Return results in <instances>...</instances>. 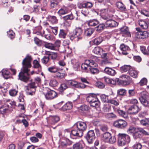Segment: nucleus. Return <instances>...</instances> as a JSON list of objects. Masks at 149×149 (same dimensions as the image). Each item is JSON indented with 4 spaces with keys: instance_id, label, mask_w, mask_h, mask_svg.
<instances>
[{
    "instance_id": "nucleus-41",
    "label": "nucleus",
    "mask_w": 149,
    "mask_h": 149,
    "mask_svg": "<svg viewBox=\"0 0 149 149\" xmlns=\"http://www.w3.org/2000/svg\"><path fill=\"white\" fill-rule=\"evenodd\" d=\"M102 37H99L93 40V42L95 44L98 45L100 44L102 41Z\"/></svg>"
},
{
    "instance_id": "nucleus-24",
    "label": "nucleus",
    "mask_w": 149,
    "mask_h": 149,
    "mask_svg": "<svg viewBox=\"0 0 149 149\" xmlns=\"http://www.w3.org/2000/svg\"><path fill=\"white\" fill-rule=\"evenodd\" d=\"M134 138L135 139L140 138L142 137V135L140 129H137L135 132L133 134Z\"/></svg>"
},
{
    "instance_id": "nucleus-5",
    "label": "nucleus",
    "mask_w": 149,
    "mask_h": 149,
    "mask_svg": "<svg viewBox=\"0 0 149 149\" xmlns=\"http://www.w3.org/2000/svg\"><path fill=\"white\" fill-rule=\"evenodd\" d=\"M118 138V143L120 146H124L130 142V136L125 134H119Z\"/></svg>"
},
{
    "instance_id": "nucleus-48",
    "label": "nucleus",
    "mask_w": 149,
    "mask_h": 149,
    "mask_svg": "<svg viewBox=\"0 0 149 149\" xmlns=\"http://www.w3.org/2000/svg\"><path fill=\"white\" fill-rule=\"evenodd\" d=\"M58 4V2L56 0H51V1L50 7L53 8L56 7Z\"/></svg>"
},
{
    "instance_id": "nucleus-31",
    "label": "nucleus",
    "mask_w": 149,
    "mask_h": 149,
    "mask_svg": "<svg viewBox=\"0 0 149 149\" xmlns=\"http://www.w3.org/2000/svg\"><path fill=\"white\" fill-rule=\"evenodd\" d=\"M68 13V8L65 7L61 8L58 12V13L60 15L65 14L67 13Z\"/></svg>"
},
{
    "instance_id": "nucleus-58",
    "label": "nucleus",
    "mask_w": 149,
    "mask_h": 149,
    "mask_svg": "<svg viewBox=\"0 0 149 149\" xmlns=\"http://www.w3.org/2000/svg\"><path fill=\"white\" fill-rule=\"evenodd\" d=\"M17 93V91L15 89H12L9 91L10 95L11 96H15Z\"/></svg>"
},
{
    "instance_id": "nucleus-16",
    "label": "nucleus",
    "mask_w": 149,
    "mask_h": 149,
    "mask_svg": "<svg viewBox=\"0 0 149 149\" xmlns=\"http://www.w3.org/2000/svg\"><path fill=\"white\" fill-rule=\"evenodd\" d=\"M10 105L8 104V102L4 104L0 108V111L2 113H7L10 110Z\"/></svg>"
},
{
    "instance_id": "nucleus-47",
    "label": "nucleus",
    "mask_w": 149,
    "mask_h": 149,
    "mask_svg": "<svg viewBox=\"0 0 149 149\" xmlns=\"http://www.w3.org/2000/svg\"><path fill=\"white\" fill-rule=\"evenodd\" d=\"M128 96L129 97H133L135 96V91L134 89H129L128 91Z\"/></svg>"
},
{
    "instance_id": "nucleus-39",
    "label": "nucleus",
    "mask_w": 149,
    "mask_h": 149,
    "mask_svg": "<svg viewBox=\"0 0 149 149\" xmlns=\"http://www.w3.org/2000/svg\"><path fill=\"white\" fill-rule=\"evenodd\" d=\"M58 84V83L57 81L55 79H51L49 83V85L52 87L56 86Z\"/></svg>"
},
{
    "instance_id": "nucleus-34",
    "label": "nucleus",
    "mask_w": 149,
    "mask_h": 149,
    "mask_svg": "<svg viewBox=\"0 0 149 149\" xmlns=\"http://www.w3.org/2000/svg\"><path fill=\"white\" fill-rule=\"evenodd\" d=\"M97 65L96 63V65L95 66L93 67H90L89 70H90L91 73L93 74H95L98 73L99 71L96 68Z\"/></svg>"
},
{
    "instance_id": "nucleus-60",
    "label": "nucleus",
    "mask_w": 149,
    "mask_h": 149,
    "mask_svg": "<svg viewBox=\"0 0 149 149\" xmlns=\"http://www.w3.org/2000/svg\"><path fill=\"white\" fill-rule=\"evenodd\" d=\"M81 13L84 16H87L89 14V12L87 9H83L81 10Z\"/></svg>"
},
{
    "instance_id": "nucleus-9",
    "label": "nucleus",
    "mask_w": 149,
    "mask_h": 149,
    "mask_svg": "<svg viewBox=\"0 0 149 149\" xmlns=\"http://www.w3.org/2000/svg\"><path fill=\"white\" fill-rule=\"evenodd\" d=\"M113 125L118 128L124 129L127 126V123L125 121L120 119L115 121L113 123Z\"/></svg>"
},
{
    "instance_id": "nucleus-61",
    "label": "nucleus",
    "mask_w": 149,
    "mask_h": 149,
    "mask_svg": "<svg viewBox=\"0 0 149 149\" xmlns=\"http://www.w3.org/2000/svg\"><path fill=\"white\" fill-rule=\"evenodd\" d=\"M34 41L35 43L38 46H40L41 44V41L37 37L34 38Z\"/></svg>"
},
{
    "instance_id": "nucleus-25",
    "label": "nucleus",
    "mask_w": 149,
    "mask_h": 149,
    "mask_svg": "<svg viewBox=\"0 0 149 149\" xmlns=\"http://www.w3.org/2000/svg\"><path fill=\"white\" fill-rule=\"evenodd\" d=\"M87 23L89 26H95L99 23L98 21L96 19L90 20L87 21Z\"/></svg>"
},
{
    "instance_id": "nucleus-14",
    "label": "nucleus",
    "mask_w": 149,
    "mask_h": 149,
    "mask_svg": "<svg viewBox=\"0 0 149 149\" xmlns=\"http://www.w3.org/2000/svg\"><path fill=\"white\" fill-rule=\"evenodd\" d=\"M121 33L123 36H131V34L129 31L128 28L126 26H124L120 29Z\"/></svg>"
},
{
    "instance_id": "nucleus-49",
    "label": "nucleus",
    "mask_w": 149,
    "mask_h": 149,
    "mask_svg": "<svg viewBox=\"0 0 149 149\" xmlns=\"http://www.w3.org/2000/svg\"><path fill=\"white\" fill-rule=\"evenodd\" d=\"M118 94L121 95H124L126 94V90L124 89H120L118 90Z\"/></svg>"
},
{
    "instance_id": "nucleus-3",
    "label": "nucleus",
    "mask_w": 149,
    "mask_h": 149,
    "mask_svg": "<svg viewBox=\"0 0 149 149\" xmlns=\"http://www.w3.org/2000/svg\"><path fill=\"white\" fill-rule=\"evenodd\" d=\"M76 125L77 128L72 130L70 136L77 137H81L83 136V132L87 128V125L86 123L82 122H78L77 123Z\"/></svg>"
},
{
    "instance_id": "nucleus-4",
    "label": "nucleus",
    "mask_w": 149,
    "mask_h": 149,
    "mask_svg": "<svg viewBox=\"0 0 149 149\" xmlns=\"http://www.w3.org/2000/svg\"><path fill=\"white\" fill-rule=\"evenodd\" d=\"M97 95L90 94L86 98L87 101L89 102L91 106L98 108L100 104V102L97 97Z\"/></svg>"
},
{
    "instance_id": "nucleus-10",
    "label": "nucleus",
    "mask_w": 149,
    "mask_h": 149,
    "mask_svg": "<svg viewBox=\"0 0 149 149\" xmlns=\"http://www.w3.org/2000/svg\"><path fill=\"white\" fill-rule=\"evenodd\" d=\"M86 138L89 143H92L95 138L94 131L93 130L89 131L87 133Z\"/></svg>"
},
{
    "instance_id": "nucleus-11",
    "label": "nucleus",
    "mask_w": 149,
    "mask_h": 149,
    "mask_svg": "<svg viewBox=\"0 0 149 149\" xmlns=\"http://www.w3.org/2000/svg\"><path fill=\"white\" fill-rule=\"evenodd\" d=\"M56 95V93L55 91L50 90L47 91L45 96L47 99L51 100L55 97Z\"/></svg>"
},
{
    "instance_id": "nucleus-37",
    "label": "nucleus",
    "mask_w": 149,
    "mask_h": 149,
    "mask_svg": "<svg viewBox=\"0 0 149 149\" xmlns=\"http://www.w3.org/2000/svg\"><path fill=\"white\" fill-rule=\"evenodd\" d=\"M2 73L3 76L5 79H8L9 78V72L6 69H3L2 70Z\"/></svg>"
},
{
    "instance_id": "nucleus-55",
    "label": "nucleus",
    "mask_w": 149,
    "mask_h": 149,
    "mask_svg": "<svg viewBox=\"0 0 149 149\" xmlns=\"http://www.w3.org/2000/svg\"><path fill=\"white\" fill-rule=\"evenodd\" d=\"M105 10L103 9L102 10L100 11V15L101 17L104 19H108V17L107 16L104 15L103 13H104L105 12Z\"/></svg>"
},
{
    "instance_id": "nucleus-57",
    "label": "nucleus",
    "mask_w": 149,
    "mask_h": 149,
    "mask_svg": "<svg viewBox=\"0 0 149 149\" xmlns=\"http://www.w3.org/2000/svg\"><path fill=\"white\" fill-rule=\"evenodd\" d=\"M137 129L136 128L134 127L131 126L130 127L129 129H128L127 131L128 132L130 133H133V134L134 133L136 130Z\"/></svg>"
},
{
    "instance_id": "nucleus-43",
    "label": "nucleus",
    "mask_w": 149,
    "mask_h": 149,
    "mask_svg": "<svg viewBox=\"0 0 149 149\" xmlns=\"http://www.w3.org/2000/svg\"><path fill=\"white\" fill-rule=\"evenodd\" d=\"M103 52V49L99 47H95L94 49V53L97 54H100Z\"/></svg>"
},
{
    "instance_id": "nucleus-17",
    "label": "nucleus",
    "mask_w": 149,
    "mask_h": 149,
    "mask_svg": "<svg viewBox=\"0 0 149 149\" xmlns=\"http://www.w3.org/2000/svg\"><path fill=\"white\" fill-rule=\"evenodd\" d=\"M120 48L122 54L125 55L128 54V52L130 49L129 47L128 46L123 44L120 45Z\"/></svg>"
},
{
    "instance_id": "nucleus-51",
    "label": "nucleus",
    "mask_w": 149,
    "mask_h": 149,
    "mask_svg": "<svg viewBox=\"0 0 149 149\" xmlns=\"http://www.w3.org/2000/svg\"><path fill=\"white\" fill-rule=\"evenodd\" d=\"M106 27V24H99L97 27L96 30L97 31H100L103 30Z\"/></svg>"
},
{
    "instance_id": "nucleus-62",
    "label": "nucleus",
    "mask_w": 149,
    "mask_h": 149,
    "mask_svg": "<svg viewBox=\"0 0 149 149\" xmlns=\"http://www.w3.org/2000/svg\"><path fill=\"white\" fill-rule=\"evenodd\" d=\"M49 27L52 29V31L54 34L55 35H56L57 34L58 27H53L51 26H50Z\"/></svg>"
},
{
    "instance_id": "nucleus-26",
    "label": "nucleus",
    "mask_w": 149,
    "mask_h": 149,
    "mask_svg": "<svg viewBox=\"0 0 149 149\" xmlns=\"http://www.w3.org/2000/svg\"><path fill=\"white\" fill-rule=\"evenodd\" d=\"M55 76L58 78L62 79L64 77L65 75L62 71L58 68V71L55 73Z\"/></svg>"
},
{
    "instance_id": "nucleus-1",
    "label": "nucleus",
    "mask_w": 149,
    "mask_h": 149,
    "mask_svg": "<svg viewBox=\"0 0 149 149\" xmlns=\"http://www.w3.org/2000/svg\"><path fill=\"white\" fill-rule=\"evenodd\" d=\"M32 58L31 56H27L23 61L22 64L23 67L22 71L19 74V79L24 82H26L29 79L30 74L28 73L30 70L29 68L31 66V61Z\"/></svg>"
},
{
    "instance_id": "nucleus-18",
    "label": "nucleus",
    "mask_w": 149,
    "mask_h": 149,
    "mask_svg": "<svg viewBox=\"0 0 149 149\" xmlns=\"http://www.w3.org/2000/svg\"><path fill=\"white\" fill-rule=\"evenodd\" d=\"M106 27H115L118 26V23L113 20H107L105 23Z\"/></svg>"
},
{
    "instance_id": "nucleus-42",
    "label": "nucleus",
    "mask_w": 149,
    "mask_h": 149,
    "mask_svg": "<svg viewBox=\"0 0 149 149\" xmlns=\"http://www.w3.org/2000/svg\"><path fill=\"white\" fill-rule=\"evenodd\" d=\"M66 36V33L65 31L63 29L60 30L58 35L59 38L64 39Z\"/></svg>"
},
{
    "instance_id": "nucleus-21",
    "label": "nucleus",
    "mask_w": 149,
    "mask_h": 149,
    "mask_svg": "<svg viewBox=\"0 0 149 149\" xmlns=\"http://www.w3.org/2000/svg\"><path fill=\"white\" fill-rule=\"evenodd\" d=\"M76 36L77 37V40L78 41L82 39L81 35L82 34V31L80 28L76 29L74 31Z\"/></svg>"
},
{
    "instance_id": "nucleus-23",
    "label": "nucleus",
    "mask_w": 149,
    "mask_h": 149,
    "mask_svg": "<svg viewBox=\"0 0 149 149\" xmlns=\"http://www.w3.org/2000/svg\"><path fill=\"white\" fill-rule=\"evenodd\" d=\"M117 8L122 11H126L127 10L126 8L125 5L121 2L118 1L117 2L116 4Z\"/></svg>"
},
{
    "instance_id": "nucleus-36",
    "label": "nucleus",
    "mask_w": 149,
    "mask_h": 149,
    "mask_svg": "<svg viewBox=\"0 0 149 149\" xmlns=\"http://www.w3.org/2000/svg\"><path fill=\"white\" fill-rule=\"evenodd\" d=\"M111 136V134L108 132L105 133L103 135L104 140L105 142H108Z\"/></svg>"
},
{
    "instance_id": "nucleus-20",
    "label": "nucleus",
    "mask_w": 149,
    "mask_h": 149,
    "mask_svg": "<svg viewBox=\"0 0 149 149\" xmlns=\"http://www.w3.org/2000/svg\"><path fill=\"white\" fill-rule=\"evenodd\" d=\"M104 72L111 76H114L116 72L115 71L111 68L106 67L104 70Z\"/></svg>"
},
{
    "instance_id": "nucleus-28",
    "label": "nucleus",
    "mask_w": 149,
    "mask_h": 149,
    "mask_svg": "<svg viewBox=\"0 0 149 149\" xmlns=\"http://www.w3.org/2000/svg\"><path fill=\"white\" fill-rule=\"evenodd\" d=\"M141 124L143 126L146 127L149 126V118H146L140 121Z\"/></svg>"
},
{
    "instance_id": "nucleus-63",
    "label": "nucleus",
    "mask_w": 149,
    "mask_h": 149,
    "mask_svg": "<svg viewBox=\"0 0 149 149\" xmlns=\"http://www.w3.org/2000/svg\"><path fill=\"white\" fill-rule=\"evenodd\" d=\"M142 148V145L139 143H136L134 146V149H141Z\"/></svg>"
},
{
    "instance_id": "nucleus-59",
    "label": "nucleus",
    "mask_w": 149,
    "mask_h": 149,
    "mask_svg": "<svg viewBox=\"0 0 149 149\" xmlns=\"http://www.w3.org/2000/svg\"><path fill=\"white\" fill-rule=\"evenodd\" d=\"M147 82L146 79L143 78L139 82V84L141 86H143L146 85Z\"/></svg>"
},
{
    "instance_id": "nucleus-33",
    "label": "nucleus",
    "mask_w": 149,
    "mask_h": 149,
    "mask_svg": "<svg viewBox=\"0 0 149 149\" xmlns=\"http://www.w3.org/2000/svg\"><path fill=\"white\" fill-rule=\"evenodd\" d=\"M131 67L130 65H124L120 68V70L122 72H124L129 70Z\"/></svg>"
},
{
    "instance_id": "nucleus-22",
    "label": "nucleus",
    "mask_w": 149,
    "mask_h": 149,
    "mask_svg": "<svg viewBox=\"0 0 149 149\" xmlns=\"http://www.w3.org/2000/svg\"><path fill=\"white\" fill-rule=\"evenodd\" d=\"M130 75L134 78H136L138 75V72L135 68L131 67L129 71Z\"/></svg>"
},
{
    "instance_id": "nucleus-50",
    "label": "nucleus",
    "mask_w": 149,
    "mask_h": 149,
    "mask_svg": "<svg viewBox=\"0 0 149 149\" xmlns=\"http://www.w3.org/2000/svg\"><path fill=\"white\" fill-rule=\"evenodd\" d=\"M61 44V41L58 40H56L54 43V46L55 48V50L58 49V48L60 47Z\"/></svg>"
},
{
    "instance_id": "nucleus-29",
    "label": "nucleus",
    "mask_w": 149,
    "mask_h": 149,
    "mask_svg": "<svg viewBox=\"0 0 149 149\" xmlns=\"http://www.w3.org/2000/svg\"><path fill=\"white\" fill-rule=\"evenodd\" d=\"M83 143L82 141L76 143L73 146V148L74 149H82L83 147Z\"/></svg>"
},
{
    "instance_id": "nucleus-6",
    "label": "nucleus",
    "mask_w": 149,
    "mask_h": 149,
    "mask_svg": "<svg viewBox=\"0 0 149 149\" xmlns=\"http://www.w3.org/2000/svg\"><path fill=\"white\" fill-rule=\"evenodd\" d=\"M96 63L93 60H86L84 63H83L81 66V68L85 71H87L90 67L95 66Z\"/></svg>"
},
{
    "instance_id": "nucleus-56",
    "label": "nucleus",
    "mask_w": 149,
    "mask_h": 149,
    "mask_svg": "<svg viewBox=\"0 0 149 149\" xmlns=\"http://www.w3.org/2000/svg\"><path fill=\"white\" fill-rule=\"evenodd\" d=\"M108 103L113 104L117 106L119 104V103L113 99H110L108 101Z\"/></svg>"
},
{
    "instance_id": "nucleus-53",
    "label": "nucleus",
    "mask_w": 149,
    "mask_h": 149,
    "mask_svg": "<svg viewBox=\"0 0 149 149\" xmlns=\"http://www.w3.org/2000/svg\"><path fill=\"white\" fill-rule=\"evenodd\" d=\"M8 36L11 39L14 38L15 37V33L11 30H9L8 32Z\"/></svg>"
},
{
    "instance_id": "nucleus-35",
    "label": "nucleus",
    "mask_w": 149,
    "mask_h": 149,
    "mask_svg": "<svg viewBox=\"0 0 149 149\" xmlns=\"http://www.w3.org/2000/svg\"><path fill=\"white\" fill-rule=\"evenodd\" d=\"M49 21L52 24H57L58 22L56 17L54 16H51L49 17Z\"/></svg>"
},
{
    "instance_id": "nucleus-32",
    "label": "nucleus",
    "mask_w": 149,
    "mask_h": 149,
    "mask_svg": "<svg viewBox=\"0 0 149 149\" xmlns=\"http://www.w3.org/2000/svg\"><path fill=\"white\" fill-rule=\"evenodd\" d=\"M33 67L38 68L39 71H40L41 69V66L39 62L37 60H34L33 61Z\"/></svg>"
},
{
    "instance_id": "nucleus-19",
    "label": "nucleus",
    "mask_w": 149,
    "mask_h": 149,
    "mask_svg": "<svg viewBox=\"0 0 149 149\" xmlns=\"http://www.w3.org/2000/svg\"><path fill=\"white\" fill-rule=\"evenodd\" d=\"M138 22L141 29H146L148 28V24L146 21L143 20H140L138 21Z\"/></svg>"
},
{
    "instance_id": "nucleus-45",
    "label": "nucleus",
    "mask_w": 149,
    "mask_h": 149,
    "mask_svg": "<svg viewBox=\"0 0 149 149\" xmlns=\"http://www.w3.org/2000/svg\"><path fill=\"white\" fill-rule=\"evenodd\" d=\"M108 96H107L104 94H102L100 96V98L102 101L104 102L108 103Z\"/></svg>"
},
{
    "instance_id": "nucleus-2",
    "label": "nucleus",
    "mask_w": 149,
    "mask_h": 149,
    "mask_svg": "<svg viewBox=\"0 0 149 149\" xmlns=\"http://www.w3.org/2000/svg\"><path fill=\"white\" fill-rule=\"evenodd\" d=\"M71 86L78 88L84 89L86 87V86L82 83H78L73 80H66L64 83L61 84L59 89L60 91L62 92Z\"/></svg>"
},
{
    "instance_id": "nucleus-40",
    "label": "nucleus",
    "mask_w": 149,
    "mask_h": 149,
    "mask_svg": "<svg viewBox=\"0 0 149 149\" xmlns=\"http://www.w3.org/2000/svg\"><path fill=\"white\" fill-rule=\"evenodd\" d=\"M117 111L120 115L125 118H126L128 117L127 114L123 111L118 109Z\"/></svg>"
},
{
    "instance_id": "nucleus-38",
    "label": "nucleus",
    "mask_w": 149,
    "mask_h": 149,
    "mask_svg": "<svg viewBox=\"0 0 149 149\" xmlns=\"http://www.w3.org/2000/svg\"><path fill=\"white\" fill-rule=\"evenodd\" d=\"M45 47L52 50H55L54 45L52 43L46 42L45 44Z\"/></svg>"
},
{
    "instance_id": "nucleus-7",
    "label": "nucleus",
    "mask_w": 149,
    "mask_h": 149,
    "mask_svg": "<svg viewBox=\"0 0 149 149\" xmlns=\"http://www.w3.org/2000/svg\"><path fill=\"white\" fill-rule=\"evenodd\" d=\"M139 99L141 103L145 107L149 106V102L147 100L148 97V93L143 91L141 93Z\"/></svg>"
},
{
    "instance_id": "nucleus-12",
    "label": "nucleus",
    "mask_w": 149,
    "mask_h": 149,
    "mask_svg": "<svg viewBox=\"0 0 149 149\" xmlns=\"http://www.w3.org/2000/svg\"><path fill=\"white\" fill-rule=\"evenodd\" d=\"M47 120L48 122L52 124H54L58 121L60 120L59 117L57 116H50L47 117Z\"/></svg>"
},
{
    "instance_id": "nucleus-52",
    "label": "nucleus",
    "mask_w": 149,
    "mask_h": 149,
    "mask_svg": "<svg viewBox=\"0 0 149 149\" xmlns=\"http://www.w3.org/2000/svg\"><path fill=\"white\" fill-rule=\"evenodd\" d=\"M49 57L45 56L41 60L42 62L44 64H46L49 61Z\"/></svg>"
},
{
    "instance_id": "nucleus-30",
    "label": "nucleus",
    "mask_w": 149,
    "mask_h": 149,
    "mask_svg": "<svg viewBox=\"0 0 149 149\" xmlns=\"http://www.w3.org/2000/svg\"><path fill=\"white\" fill-rule=\"evenodd\" d=\"M82 7L83 8H90L93 6V4L90 2H86L81 4Z\"/></svg>"
},
{
    "instance_id": "nucleus-54",
    "label": "nucleus",
    "mask_w": 149,
    "mask_h": 149,
    "mask_svg": "<svg viewBox=\"0 0 149 149\" xmlns=\"http://www.w3.org/2000/svg\"><path fill=\"white\" fill-rule=\"evenodd\" d=\"M116 139L115 136H110L109 139L107 143H109L111 144L114 143L116 142Z\"/></svg>"
},
{
    "instance_id": "nucleus-44",
    "label": "nucleus",
    "mask_w": 149,
    "mask_h": 149,
    "mask_svg": "<svg viewBox=\"0 0 149 149\" xmlns=\"http://www.w3.org/2000/svg\"><path fill=\"white\" fill-rule=\"evenodd\" d=\"M94 30L92 28L87 29L85 31V34L87 36H90L94 32Z\"/></svg>"
},
{
    "instance_id": "nucleus-13",
    "label": "nucleus",
    "mask_w": 149,
    "mask_h": 149,
    "mask_svg": "<svg viewBox=\"0 0 149 149\" xmlns=\"http://www.w3.org/2000/svg\"><path fill=\"white\" fill-rule=\"evenodd\" d=\"M148 36V32L146 31L139 32L136 33V37L139 39H144L147 38Z\"/></svg>"
},
{
    "instance_id": "nucleus-15",
    "label": "nucleus",
    "mask_w": 149,
    "mask_h": 149,
    "mask_svg": "<svg viewBox=\"0 0 149 149\" xmlns=\"http://www.w3.org/2000/svg\"><path fill=\"white\" fill-rule=\"evenodd\" d=\"M139 110V109L137 106L133 105L129 108L128 112L131 114H134L138 113Z\"/></svg>"
},
{
    "instance_id": "nucleus-27",
    "label": "nucleus",
    "mask_w": 149,
    "mask_h": 149,
    "mask_svg": "<svg viewBox=\"0 0 149 149\" xmlns=\"http://www.w3.org/2000/svg\"><path fill=\"white\" fill-rule=\"evenodd\" d=\"M58 68L57 67L54 65L48 67L47 70L52 73H56L58 70Z\"/></svg>"
},
{
    "instance_id": "nucleus-46",
    "label": "nucleus",
    "mask_w": 149,
    "mask_h": 149,
    "mask_svg": "<svg viewBox=\"0 0 149 149\" xmlns=\"http://www.w3.org/2000/svg\"><path fill=\"white\" fill-rule=\"evenodd\" d=\"M35 83L34 82H32L29 85V87H27L26 90L27 91H29L31 90L35 89V88L36 87L35 85Z\"/></svg>"
},
{
    "instance_id": "nucleus-64",
    "label": "nucleus",
    "mask_w": 149,
    "mask_h": 149,
    "mask_svg": "<svg viewBox=\"0 0 149 149\" xmlns=\"http://www.w3.org/2000/svg\"><path fill=\"white\" fill-rule=\"evenodd\" d=\"M141 13L145 16L149 17V11L145 10H143L141 12Z\"/></svg>"
},
{
    "instance_id": "nucleus-8",
    "label": "nucleus",
    "mask_w": 149,
    "mask_h": 149,
    "mask_svg": "<svg viewBox=\"0 0 149 149\" xmlns=\"http://www.w3.org/2000/svg\"><path fill=\"white\" fill-rule=\"evenodd\" d=\"M120 77L124 80H120L119 81V83L122 85H127L133 82V81L130 77L126 75H122Z\"/></svg>"
}]
</instances>
